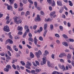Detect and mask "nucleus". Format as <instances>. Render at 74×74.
<instances>
[{
  "mask_svg": "<svg viewBox=\"0 0 74 74\" xmlns=\"http://www.w3.org/2000/svg\"><path fill=\"white\" fill-rule=\"evenodd\" d=\"M32 66V63L30 62L29 61H28L27 62V64L25 66V67L28 69H30V67Z\"/></svg>",
  "mask_w": 74,
  "mask_h": 74,
  "instance_id": "nucleus-1",
  "label": "nucleus"
},
{
  "mask_svg": "<svg viewBox=\"0 0 74 74\" xmlns=\"http://www.w3.org/2000/svg\"><path fill=\"white\" fill-rule=\"evenodd\" d=\"M3 30L7 32H10V29H9V27L8 25L5 26L3 29Z\"/></svg>",
  "mask_w": 74,
  "mask_h": 74,
  "instance_id": "nucleus-2",
  "label": "nucleus"
},
{
  "mask_svg": "<svg viewBox=\"0 0 74 74\" xmlns=\"http://www.w3.org/2000/svg\"><path fill=\"white\" fill-rule=\"evenodd\" d=\"M35 21L36 22H37V21H40V17L39 15H37V17L35 19Z\"/></svg>",
  "mask_w": 74,
  "mask_h": 74,
  "instance_id": "nucleus-3",
  "label": "nucleus"
},
{
  "mask_svg": "<svg viewBox=\"0 0 74 74\" xmlns=\"http://www.w3.org/2000/svg\"><path fill=\"white\" fill-rule=\"evenodd\" d=\"M43 61H42L41 62L40 64L41 65H44V64H45L46 63V61H45V58H43L42 59Z\"/></svg>",
  "mask_w": 74,
  "mask_h": 74,
  "instance_id": "nucleus-4",
  "label": "nucleus"
},
{
  "mask_svg": "<svg viewBox=\"0 0 74 74\" xmlns=\"http://www.w3.org/2000/svg\"><path fill=\"white\" fill-rule=\"evenodd\" d=\"M58 66L61 69H62L63 70V71H64L65 70V67H64V66L63 65H61V64H59L58 65Z\"/></svg>",
  "mask_w": 74,
  "mask_h": 74,
  "instance_id": "nucleus-5",
  "label": "nucleus"
},
{
  "mask_svg": "<svg viewBox=\"0 0 74 74\" xmlns=\"http://www.w3.org/2000/svg\"><path fill=\"white\" fill-rule=\"evenodd\" d=\"M66 55V54L64 53H62L59 56V58H63L64 57V56H65Z\"/></svg>",
  "mask_w": 74,
  "mask_h": 74,
  "instance_id": "nucleus-6",
  "label": "nucleus"
},
{
  "mask_svg": "<svg viewBox=\"0 0 74 74\" xmlns=\"http://www.w3.org/2000/svg\"><path fill=\"white\" fill-rule=\"evenodd\" d=\"M38 41V40L37 38H36V36H35L34 38V42L35 44L36 45H37V42Z\"/></svg>",
  "mask_w": 74,
  "mask_h": 74,
  "instance_id": "nucleus-7",
  "label": "nucleus"
},
{
  "mask_svg": "<svg viewBox=\"0 0 74 74\" xmlns=\"http://www.w3.org/2000/svg\"><path fill=\"white\" fill-rule=\"evenodd\" d=\"M55 11H53L51 12L49 15L50 16H51V17H52V16H53L55 14Z\"/></svg>",
  "mask_w": 74,
  "mask_h": 74,
  "instance_id": "nucleus-8",
  "label": "nucleus"
},
{
  "mask_svg": "<svg viewBox=\"0 0 74 74\" xmlns=\"http://www.w3.org/2000/svg\"><path fill=\"white\" fill-rule=\"evenodd\" d=\"M24 28H25V30L27 29L26 31V32H27H27H29V29H28V28H29V27H28V26L27 25L25 26Z\"/></svg>",
  "mask_w": 74,
  "mask_h": 74,
  "instance_id": "nucleus-9",
  "label": "nucleus"
},
{
  "mask_svg": "<svg viewBox=\"0 0 74 74\" xmlns=\"http://www.w3.org/2000/svg\"><path fill=\"white\" fill-rule=\"evenodd\" d=\"M57 5L60 6H62V5H63V4H62V2H60L59 1H57Z\"/></svg>",
  "mask_w": 74,
  "mask_h": 74,
  "instance_id": "nucleus-10",
  "label": "nucleus"
},
{
  "mask_svg": "<svg viewBox=\"0 0 74 74\" xmlns=\"http://www.w3.org/2000/svg\"><path fill=\"white\" fill-rule=\"evenodd\" d=\"M62 44L63 45L65 46V47H68V43L66 42H63L62 43Z\"/></svg>",
  "mask_w": 74,
  "mask_h": 74,
  "instance_id": "nucleus-11",
  "label": "nucleus"
},
{
  "mask_svg": "<svg viewBox=\"0 0 74 74\" xmlns=\"http://www.w3.org/2000/svg\"><path fill=\"white\" fill-rule=\"evenodd\" d=\"M18 30H19L20 31H22L23 30V27L21 26H18L17 28Z\"/></svg>",
  "mask_w": 74,
  "mask_h": 74,
  "instance_id": "nucleus-12",
  "label": "nucleus"
},
{
  "mask_svg": "<svg viewBox=\"0 0 74 74\" xmlns=\"http://www.w3.org/2000/svg\"><path fill=\"white\" fill-rule=\"evenodd\" d=\"M6 21H7L6 22V24H8V23H10V20H9V16H7L6 18Z\"/></svg>",
  "mask_w": 74,
  "mask_h": 74,
  "instance_id": "nucleus-13",
  "label": "nucleus"
},
{
  "mask_svg": "<svg viewBox=\"0 0 74 74\" xmlns=\"http://www.w3.org/2000/svg\"><path fill=\"white\" fill-rule=\"evenodd\" d=\"M14 22L16 23L18 20L19 19V17H14Z\"/></svg>",
  "mask_w": 74,
  "mask_h": 74,
  "instance_id": "nucleus-14",
  "label": "nucleus"
},
{
  "mask_svg": "<svg viewBox=\"0 0 74 74\" xmlns=\"http://www.w3.org/2000/svg\"><path fill=\"white\" fill-rule=\"evenodd\" d=\"M47 65L49 67H51V65H52V64L51 63V62H50L48 60L47 61Z\"/></svg>",
  "mask_w": 74,
  "mask_h": 74,
  "instance_id": "nucleus-15",
  "label": "nucleus"
},
{
  "mask_svg": "<svg viewBox=\"0 0 74 74\" xmlns=\"http://www.w3.org/2000/svg\"><path fill=\"white\" fill-rule=\"evenodd\" d=\"M71 58V54L70 53H68L67 56V58L68 59H70Z\"/></svg>",
  "mask_w": 74,
  "mask_h": 74,
  "instance_id": "nucleus-16",
  "label": "nucleus"
},
{
  "mask_svg": "<svg viewBox=\"0 0 74 74\" xmlns=\"http://www.w3.org/2000/svg\"><path fill=\"white\" fill-rule=\"evenodd\" d=\"M52 21V19L49 18L47 19L45 18V22H50V21Z\"/></svg>",
  "mask_w": 74,
  "mask_h": 74,
  "instance_id": "nucleus-17",
  "label": "nucleus"
},
{
  "mask_svg": "<svg viewBox=\"0 0 74 74\" xmlns=\"http://www.w3.org/2000/svg\"><path fill=\"white\" fill-rule=\"evenodd\" d=\"M35 55H36V57L37 58H40V54L38 52H36L35 53Z\"/></svg>",
  "mask_w": 74,
  "mask_h": 74,
  "instance_id": "nucleus-18",
  "label": "nucleus"
},
{
  "mask_svg": "<svg viewBox=\"0 0 74 74\" xmlns=\"http://www.w3.org/2000/svg\"><path fill=\"white\" fill-rule=\"evenodd\" d=\"M48 27V24H45L44 25V30H46Z\"/></svg>",
  "mask_w": 74,
  "mask_h": 74,
  "instance_id": "nucleus-19",
  "label": "nucleus"
},
{
  "mask_svg": "<svg viewBox=\"0 0 74 74\" xmlns=\"http://www.w3.org/2000/svg\"><path fill=\"white\" fill-rule=\"evenodd\" d=\"M7 9L8 10H12V6L11 5L8 6L7 7Z\"/></svg>",
  "mask_w": 74,
  "mask_h": 74,
  "instance_id": "nucleus-20",
  "label": "nucleus"
},
{
  "mask_svg": "<svg viewBox=\"0 0 74 74\" xmlns=\"http://www.w3.org/2000/svg\"><path fill=\"white\" fill-rule=\"evenodd\" d=\"M30 57L31 58H34V55H33V54L32 52H31L30 53Z\"/></svg>",
  "mask_w": 74,
  "mask_h": 74,
  "instance_id": "nucleus-21",
  "label": "nucleus"
},
{
  "mask_svg": "<svg viewBox=\"0 0 74 74\" xmlns=\"http://www.w3.org/2000/svg\"><path fill=\"white\" fill-rule=\"evenodd\" d=\"M41 69H35V71L36 73H39L41 71Z\"/></svg>",
  "mask_w": 74,
  "mask_h": 74,
  "instance_id": "nucleus-22",
  "label": "nucleus"
},
{
  "mask_svg": "<svg viewBox=\"0 0 74 74\" xmlns=\"http://www.w3.org/2000/svg\"><path fill=\"white\" fill-rule=\"evenodd\" d=\"M7 48L8 49H9V51H12V49H11V47H10V46L7 45Z\"/></svg>",
  "mask_w": 74,
  "mask_h": 74,
  "instance_id": "nucleus-23",
  "label": "nucleus"
},
{
  "mask_svg": "<svg viewBox=\"0 0 74 74\" xmlns=\"http://www.w3.org/2000/svg\"><path fill=\"white\" fill-rule=\"evenodd\" d=\"M10 3V4H11V5H12L13 3H14V1H15V0H9Z\"/></svg>",
  "mask_w": 74,
  "mask_h": 74,
  "instance_id": "nucleus-24",
  "label": "nucleus"
},
{
  "mask_svg": "<svg viewBox=\"0 0 74 74\" xmlns=\"http://www.w3.org/2000/svg\"><path fill=\"white\" fill-rule=\"evenodd\" d=\"M12 64H14V63H15V62H17V60L16 59H13L12 60Z\"/></svg>",
  "mask_w": 74,
  "mask_h": 74,
  "instance_id": "nucleus-25",
  "label": "nucleus"
},
{
  "mask_svg": "<svg viewBox=\"0 0 74 74\" xmlns=\"http://www.w3.org/2000/svg\"><path fill=\"white\" fill-rule=\"evenodd\" d=\"M47 30H46L44 32V33L43 34V36L44 37H45V36H46V34H47Z\"/></svg>",
  "mask_w": 74,
  "mask_h": 74,
  "instance_id": "nucleus-26",
  "label": "nucleus"
},
{
  "mask_svg": "<svg viewBox=\"0 0 74 74\" xmlns=\"http://www.w3.org/2000/svg\"><path fill=\"white\" fill-rule=\"evenodd\" d=\"M62 36L64 38H66H66H68V37L67 36V35H66L64 34L62 35Z\"/></svg>",
  "mask_w": 74,
  "mask_h": 74,
  "instance_id": "nucleus-27",
  "label": "nucleus"
},
{
  "mask_svg": "<svg viewBox=\"0 0 74 74\" xmlns=\"http://www.w3.org/2000/svg\"><path fill=\"white\" fill-rule=\"evenodd\" d=\"M50 28L51 30H52L53 29V25L52 24H51L50 25Z\"/></svg>",
  "mask_w": 74,
  "mask_h": 74,
  "instance_id": "nucleus-28",
  "label": "nucleus"
},
{
  "mask_svg": "<svg viewBox=\"0 0 74 74\" xmlns=\"http://www.w3.org/2000/svg\"><path fill=\"white\" fill-rule=\"evenodd\" d=\"M22 22V20L21 19L19 20L18 21L16 22V24H19Z\"/></svg>",
  "mask_w": 74,
  "mask_h": 74,
  "instance_id": "nucleus-29",
  "label": "nucleus"
},
{
  "mask_svg": "<svg viewBox=\"0 0 74 74\" xmlns=\"http://www.w3.org/2000/svg\"><path fill=\"white\" fill-rule=\"evenodd\" d=\"M6 67L7 69H8L9 70L10 69H11V66L10 65H7V66H6Z\"/></svg>",
  "mask_w": 74,
  "mask_h": 74,
  "instance_id": "nucleus-30",
  "label": "nucleus"
},
{
  "mask_svg": "<svg viewBox=\"0 0 74 74\" xmlns=\"http://www.w3.org/2000/svg\"><path fill=\"white\" fill-rule=\"evenodd\" d=\"M69 5H70V6H71V7H72L73 5V3L71 2V1H69Z\"/></svg>",
  "mask_w": 74,
  "mask_h": 74,
  "instance_id": "nucleus-31",
  "label": "nucleus"
},
{
  "mask_svg": "<svg viewBox=\"0 0 74 74\" xmlns=\"http://www.w3.org/2000/svg\"><path fill=\"white\" fill-rule=\"evenodd\" d=\"M8 40L9 41V44H12L13 43V42L12 41V40L10 39H8Z\"/></svg>",
  "mask_w": 74,
  "mask_h": 74,
  "instance_id": "nucleus-32",
  "label": "nucleus"
},
{
  "mask_svg": "<svg viewBox=\"0 0 74 74\" xmlns=\"http://www.w3.org/2000/svg\"><path fill=\"white\" fill-rule=\"evenodd\" d=\"M55 5V1H53L52 3L51 4V6L53 7H54Z\"/></svg>",
  "mask_w": 74,
  "mask_h": 74,
  "instance_id": "nucleus-33",
  "label": "nucleus"
},
{
  "mask_svg": "<svg viewBox=\"0 0 74 74\" xmlns=\"http://www.w3.org/2000/svg\"><path fill=\"white\" fill-rule=\"evenodd\" d=\"M63 8H60V10L59 12L60 13H62L63 12Z\"/></svg>",
  "mask_w": 74,
  "mask_h": 74,
  "instance_id": "nucleus-34",
  "label": "nucleus"
},
{
  "mask_svg": "<svg viewBox=\"0 0 74 74\" xmlns=\"http://www.w3.org/2000/svg\"><path fill=\"white\" fill-rule=\"evenodd\" d=\"M45 54H46V55L45 54H44V56H46V55H48V54H49V53L48 52V51H45Z\"/></svg>",
  "mask_w": 74,
  "mask_h": 74,
  "instance_id": "nucleus-35",
  "label": "nucleus"
},
{
  "mask_svg": "<svg viewBox=\"0 0 74 74\" xmlns=\"http://www.w3.org/2000/svg\"><path fill=\"white\" fill-rule=\"evenodd\" d=\"M55 37H58V38H59V37H60V36H59V34H55Z\"/></svg>",
  "mask_w": 74,
  "mask_h": 74,
  "instance_id": "nucleus-36",
  "label": "nucleus"
},
{
  "mask_svg": "<svg viewBox=\"0 0 74 74\" xmlns=\"http://www.w3.org/2000/svg\"><path fill=\"white\" fill-rule=\"evenodd\" d=\"M56 42L57 44H60V40H56Z\"/></svg>",
  "mask_w": 74,
  "mask_h": 74,
  "instance_id": "nucleus-37",
  "label": "nucleus"
},
{
  "mask_svg": "<svg viewBox=\"0 0 74 74\" xmlns=\"http://www.w3.org/2000/svg\"><path fill=\"white\" fill-rule=\"evenodd\" d=\"M26 32L25 31V32L24 34L23 35V38H25V37H26V35L27 34V33H26Z\"/></svg>",
  "mask_w": 74,
  "mask_h": 74,
  "instance_id": "nucleus-38",
  "label": "nucleus"
},
{
  "mask_svg": "<svg viewBox=\"0 0 74 74\" xmlns=\"http://www.w3.org/2000/svg\"><path fill=\"white\" fill-rule=\"evenodd\" d=\"M27 15H30V12L29 11H27L26 12V14H25V16H27Z\"/></svg>",
  "mask_w": 74,
  "mask_h": 74,
  "instance_id": "nucleus-39",
  "label": "nucleus"
},
{
  "mask_svg": "<svg viewBox=\"0 0 74 74\" xmlns=\"http://www.w3.org/2000/svg\"><path fill=\"white\" fill-rule=\"evenodd\" d=\"M36 8L38 10H41V7H40V6H37Z\"/></svg>",
  "mask_w": 74,
  "mask_h": 74,
  "instance_id": "nucleus-40",
  "label": "nucleus"
},
{
  "mask_svg": "<svg viewBox=\"0 0 74 74\" xmlns=\"http://www.w3.org/2000/svg\"><path fill=\"white\" fill-rule=\"evenodd\" d=\"M55 73H56V74H63L62 73H61L60 72H57L56 71H54Z\"/></svg>",
  "mask_w": 74,
  "mask_h": 74,
  "instance_id": "nucleus-41",
  "label": "nucleus"
},
{
  "mask_svg": "<svg viewBox=\"0 0 74 74\" xmlns=\"http://www.w3.org/2000/svg\"><path fill=\"white\" fill-rule=\"evenodd\" d=\"M28 40L29 41H31V42H33V39L31 38H29Z\"/></svg>",
  "mask_w": 74,
  "mask_h": 74,
  "instance_id": "nucleus-42",
  "label": "nucleus"
},
{
  "mask_svg": "<svg viewBox=\"0 0 74 74\" xmlns=\"http://www.w3.org/2000/svg\"><path fill=\"white\" fill-rule=\"evenodd\" d=\"M39 39L40 41H43V38L42 36H40L39 38Z\"/></svg>",
  "mask_w": 74,
  "mask_h": 74,
  "instance_id": "nucleus-43",
  "label": "nucleus"
},
{
  "mask_svg": "<svg viewBox=\"0 0 74 74\" xmlns=\"http://www.w3.org/2000/svg\"><path fill=\"white\" fill-rule=\"evenodd\" d=\"M23 10V8L22 7L18 9L19 11H21Z\"/></svg>",
  "mask_w": 74,
  "mask_h": 74,
  "instance_id": "nucleus-44",
  "label": "nucleus"
},
{
  "mask_svg": "<svg viewBox=\"0 0 74 74\" xmlns=\"http://www.w3.org/2000/svg\"><path fill=\"white\" fill-rule=\"evenodd\" d=\"M23 1L24 4H26L27 2V0H23Z\"/></svg>",
  "mask_w": 74,
  "mask_h": 74,
  "instance_id": "nucleus-45",
  "label": "nucleus"
},
{
  "mask_svg": "<svg viewBox=\"0 0 74 74\" xmlns=\"http://www.w3.org/2000/svg\"><path fill=\"white\" fill-rule=\"evenodd\" d=\"M11 34V32H9L8 34V35H10V39H12V36L10 35Z\"/></svg>",
  "mask_w": 74,
  "mask_h": 74,
  "instance_id": "nucleus-46",
  "label": "nucleus"
},
{
  "mask_svg": "<svg viewBox=\"0 0 74 74\" xmlns=\"http://www.w3.org/2000/svg\"><path fill=\"white\" fill-rule=\"evenodd\" d=\"M20 38V37L18 36H16L14 37V38L16 40L17 39H19Z\"/></svg>",
  "mask_w": 74,
  "mask_h": 74,
  "instance_id": "nucleus-47",
  "label": "nucleus"
},
{
  "mask_svg": "<svg viewBox=\"0 0 74 74\" xmlns=\"http://www.w3.org/2000/svg\"><path fill=\"white\" fill-rule=\"evenodd\" d=\"M35 63H36V64H37V65H38V66H39L40 65L39 62L38 61H35Z\"/></svg>",
  "mask_w": 74,
  "mask_h": 74,
  "instance_id": "nucleus-48",
  "label": "nucleus"
},
{
  "mask_svg": "<svg viewBox=\"0 0 74 74\" xmlns=\"http://www.w3.org/2000/svg\"><path fill=\"white\" fill-rule=\"evenodd\" d=\"M47 1L49 4H52V0H47Z\"/></svg>",
  "mask_w": 74,
  "mask_h": 74,
  "instance_id": "nucleus-49",
  "label": "nucleus"
},
{
  "mask_svg": "<svg viewBox=\"0 0 74 74\" xmlns=\"http://www.w3.org/2000/svg\"><path fill=\"white\" fill-rule=\"evenodd\" d=\"M69 40L70 41V42H73L74 41V39H73L70 38L69 39Z\"/></svg>",
  "mask_w": 74,
  "mask_h": 74,
  "instance_id": "nucleus-50",
  "label": "nucleus"
},
{
  "mask_svg": "<svg viewBox=\"0 0 74 74\" xmlns=\"http://www.w3.org/2000/svg\"><path fill=\"white\" fill-rule=\"evenodd\" d=\"M60 62H62V63H64V60L63 59H60Z\"/></svg>",
  "mask_w": 74,
  "mask_h": 74,
  "instance_id": "nucleus-51",
  "label": "nucleus"
},
{
  "mask_svg": "<svg viewBox=\"0 0 74 74\" xmlns=\"http://www.w3.org/2000/svg\"><path fill=\"white\" fill-rule=\"evenodd\" d=\"M4 71H6V72H8V71H9V69H8L7 68H5L4 69Z\"/></svg>",
  "mask_w": 74,
  "mask_h": 74,
  "instance_id": "nucleus-52",
  "label": "nucleus"
},
{
  "mask_svg": "<svg viewBox=\"0 0 74 74\" xmlns=\"http://www.w3.org/2000/svg\"><path fill=\"white\" fill-rule=\"evenodd\" d=\"M21 63L22 64V65H25V63L23 61H21Z\"/></svg>",
  "mask_w": 74,
  "mask_h": 74,
  "instance_id": "nucleus-53",
  "label": "nucleus"
},
{
  "mask_svg": "<svg viewBox=\"0 0 74 74\" xmlns=\"http://www.w3.org/2000/svg\"><path fill=\"white\" fill-rule=\"evenodd\" d=\"M34 5L35 6V8H37V3L36 2H35L34 3Z\"/></svg>",
  "mask_w": 74,
  "mask_h": 74,
  "instance_id": "nucleus-54",
  "label": "nucleus"
},
{
  "mask_svg": "<svg viewBox=\"0 0 74 74\" xmlns=\"http://www.w3.org/2000/svg\"><path fill=\"white\" fill-rule=\"evenodd\" d=\"M12 67L14 69H16V66H15V64H13L12 65Z\"/></svg>",
  "mask_w": 74,
  "mask_h": 74,
  "instance_id": "nucleus-55",
  "label": "nucleus"
},
{
  "mask_svg": "<svg viewBox=\"0 0 74 74\" xmlns=\"http://www.w3.org/2000/svg\"><path fill=\"white\" fill-rule=\"evenodd\" d=\"M22 34H23V32H19L18 33V34L19 35H21Z\"/></svg>",
  "mask_w": 74,
  "mask_h": 74,
  "instance_id": "nucleus-56",
  "label": "nucleus"
},
{
  "mask_svg": "<svg viewBox=\"0 0 74 74\" xmlns=\"http://www.w3.org/2000/svg\"><path fill=\"white\" fill-rule=\"evenodd\" d=\"M8 55L10 56H11V53L9 51H8Z\"/></svg>",
  "mask_w": 74,
  "mask_h": 74,
  "instance_id": "nucleus-57",
  "label": "nucleus"
},
{
  "mask_svg": "<svg viewBox=\"0 0 74 74\" xmlns=\"http://www.w3.org/2000/svg\"><path fill=\"white\" fill-rule=\"evenodd\" d=\"M40 14L41 15H44V13L43 11H40Z\"/></svg>",
  "mask_w": 74,
  "mask_h": 74,
  "instance_id": "nucleus-58",
  "label": "nucleus"
},
{
  "mask_svg": "<svg viewBox=\"0 0 74 74\" xmlns=\"http://www.w3.org/2000/svg\"><path fill=\"white\" fill-rule=\"evenodd\" d=\"M51 58L52 59H55V55L54 54H52L51 55Z\"/></svg>",
  "mask_w": 74,
  "mask_h": 74,
  "instance_id": "nucleus-59",
  "label": "nucleus"
},
{
  "mask_svg": "<svg viewBox=\"0 0 74 74\" xmlns=\"http://www.w3.org/2000/svg\"><path fill=\"white\" fill-rule=\"evenodd\" d=\"M60 29L61 31H63V27L62 26H60Z\"/></svg>",
  "mask_w": 74,
  "mask_h": 74,
  "instance_id": "nucleus-60",
  "label": "nucleus"
},
{
  "mask_svg": "<svg viewBox=\"0 0 74 74\" xmlns=\"http://www.w3.org/2000/svg\"><path fill=\"white\" fill-rule=\"evenodd\" d=\"M69 48L70 49H73V46L72 45H69Z\"/></svg>",
  "mask_w": 74,
  "mask_h": 74,
  "instance_id": "nucleus-61",
  "label": "nucleus"
},
{
  "mask_svg": "<svg viewBox=\"0 0 74 74\" xmlns=\"http://www.w3.org/2000/svg\"><path fill=\"white\" fill-rule=\"evenodd\" d=\"M28 2H29L31 4H33V2L31 0H28Z\"/></svg>",
  "mask_w": 74,
  "mask_h": 74,
  "instance_id": "nucleus-62",
  "label": "nucleus"
},
{
  "mask_svg": "<svg viewBox=\"0 0 74 74\" xmlns=\"http://www.w3.org/2000/svg\"><path fill=\"white\" fill-rule=\"evenodd\" d=\"M37 25H34L33 26V29L34 30H36V28H37Z\"/></svg>",
  "mask_w": 74,
  "mask_h": 74,
  "instance_id": "nucleus-63",
  "label": "nucleus"
},
{
  "mask_svg": "<svg viewBox=\"0 0 74 74\" xmlns=\"http://www.w3.org/2000/svg\"><path fill=\"white\" fill-rule=\"evenodd\" d=\"M71 64L74 67V61H73L72 60L71 61Z\"/></svg>",
  "mask_w": 74,
  "mask_h": 74,
  "instance_id": "nucleus-64",
  "label": "nucleus"
}]
</instances>
